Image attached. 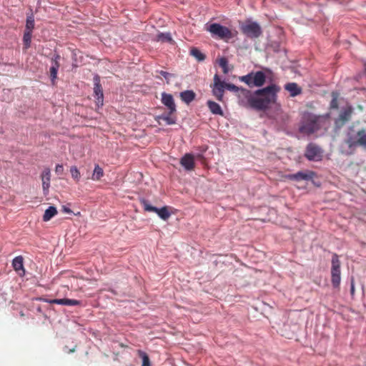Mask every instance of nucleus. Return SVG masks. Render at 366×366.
Here are the masks:
<instances>
[{
  "label": "nucleus",
  "instance_id": "nucleus-1",
  "mask_svg": "<svg viewBox=\"0 0 366 366\" xmlns=\"http://www.w3.org/2000/svg\"><path fill=\"white\" fill-rule=\"evenodd\" d=\"M279 91L280 87L275 84L258 89L253 94L249 90L240 87L237 96L242 106L249 107L258 111H264L271 104L275 102L277 93Z\"/></svg>",
  "mask_w": 366,
  "mask_h": 366
},
{
  "label": "nucleus",
  "instance_id": "nucleus-2",
  "mask_svg": "<svg viewBox=\"0 0 366 366\" xmlns=\"http://www.w3.org/2000/svg\"><path fill=\"white\" fill-rule=\"evenodd\" d=\"M343 144L347 148L342 152L347 155L353 154L358 147L366 149V129L362 128L355 132L352 127H350L345 134Z\"/></svg>",
  "mask_w": 366,
  "mask_h": 366
},
{
  "label": "nucleus",
  "instance_id": "nucleus-3",
  "mask_svg": "<svg viewBox=\"0 0 366 366\" xmlns=\"http://www.w3.org/2000/svg\"><path fill=\"white\" fill-rule=\"evenodd\" d=\"M321 117L311 113L304 114L300 131L302 133L310 134L320 129L321 127Z\"/></svg>",
  "mask_w": 366,
  "mask_h": 366
},
{
  "label": "nucleus",
  "instance_id": "nucleus-4",
  "mask_svg": "<svg viewBox=\"0 0 366 366\" xmlns=\"http://www.w3.org/2000/svg\"><path fill=\"white\" fill-rule=\"evenodd\" d=\"M207 30L211 33L212 36L226 41L234 36V34L231 29L217 23L211 24Z\"/></svg>",
  "mask_w": 366,
  "mask_h": 366
},
{
  "label": "nucleus",
  "instance_id": "nucleus-5",
  "mask_svg": "<svg viewBox=\"0 0 366 366\" xmlns=\"http://www.w3.org/2000/svg\"><path fill=\"white\" fill-rule=\"evenodd\" d=\"M331 264V282L334 288H338L341 282V262L337 254H333Z\"/></svg>",
  "mask_w": 366,
  "mask_h": 366
},
{
  "label": "nucleus",
  "instance_id": "nucleus-6",
  "mask_svg": "<svg viewBox=\"0 0 366 366\" xmlns=\"http://www.w3.org/2000/svg\"><path fill=\"white\" fill-rule=\"evenodd\" d=\"M316 177V173L313 171L305 170L300 171L295 174H288L285 175V178L288 180L301 182V181H310Z\"/></svg>",
  "mask_w": 366,
  "mask_h": 366
},
{
  "label": "nucleus",
  "instance_id": "nucleus-7",
  "mask_svg": "<svg viewBox=\"0 0 366 366\" xmlns=\"http://www.w3.org/2000/svg\"><path fill=\"white\" fill-rule=\"evenodd\" d=\"M214 84L212 87V94L218 101L223 100L224 89H226V82L221 81L218 74L214 76Z\"/></svg>",
  "mask_w": 366,
  "mask_h": 366
},
{
  "label": "nucleus",
  "instance_id": "nucleus-8",
  "mask_svg": "<svg viewBox=\"0 0 366 366\" xmlns=\"http://www.w3.org/2000/svg\"><path fill=\"white\" fill-rule=\"evenodd\" d=\"M305 156L310 161H319L322 159V151L315 144L310 143L306 147Z\"/></svg>",
  "mask_w": 366,
  "mask_h": 366
},
{
  "label": "nucleus",
  "instance_id": "nucleus-9",
  "mask_svg": "<svg viewBox=\"0 0 366 366\" xmlns=\"http://www.w3.org/2000/svg\"><path fill=\"white\" fill-rule=\"evenodd\" d=\"M242 31L249 38H257L262 34L259 25L256 22L244 24L241 27Z\"/></svg>",
  "mask_w": 366,
  "mask_h": 366
},
{
  "label": "nucleus",
  "instance_id": "nucleus-10",
  "mask_svg": "<svg viewBox=\"0 0 366 366\" xmlns=\"http://www.w3.org/2000/svg\"><path fill=\"white\" fill-rule=\"evenodd\" d=\"M352 112L353 109L351 106H348L343 109L340 113L338 117L335 119L336 127L340 128L350 121Z\"/></svg>",
  "mask_w": 366,
  "mask_h": 366
},
{
  "label": "nucleus",
  "instance_id": "nucleus-11",
  "mask_svg": "<svg viewBox=\"0 0 366 366\" xmlns=\"http://www.w3.org/2000/svg\"><path fill=\"white\" fill-rule=\"evenodd\" d=\"M94 93L95 97H97V104L103 105L104 101V94H103V89L100 83V77L99 75H95L94 76Z\"/></svg>",
  "mask_w": 366,
  "mask_h": 366
},
{
  "label": "nucleus",
  "instance_id": "nucleus-12",
  "mask_svg": "<svg viewBox=\"0 0 366 366\" xmlns=\"http://www.w3.org/2000/svg\"><path fill=\"white\" fill-rule=\"evenodd\" d=\"M61 56L59 54H56L51 59V66L50 67V78L53 84L57 78V72L60 66L59 59Z\"/></svg>",
  "mask_w": 366,
  "mask_h": 366
},
{
  "label": "nucleus",
  "instance_id": "nucleus-13",
  "mask_svg": "<svg viewBox=\"0 0 366 366\" xmlns=\"http://www.w3.org/2000/svg\"><path fill=\"white\" fill-rule=\"evenodd\" d=\"M42 182V188L44 194L46 195L49 193L51 181V171L49 168H45L41 175Z\"/></svg>",
  "mask_w": 366,
  "mask_h": 366
},
{
  "label": "nucleus",
  "instance_id": "nucleus-14",
  "mask_svg": "<svg viewBox=\"0 0 366 366\" xmlns=\"http://www.w3.org/2000/svg\"><path fill=\"white\" fill-rule=\"evenodd\" d=\"M162 102L169 109L170 113L176 112V105L174 104V101L172 94L162 93Z\"/></svg>",
  "mask_w": 366,
  "mask_h": 366
},
{
  "label": "nucleus",
  "instance_id": "nucleus-15",
  "mask_svg": "<svg viewBox=\"0 0 366 366\" xmlns=\"http://www.w3.org/2000/svg\"><path fill=\"white\" fill-rule=\"evenodd\" d=\"M181 165L187 170H193L195 166L194 156L191 154H186L180 160Z\"/></svg>",
  "mask_w": 366,
  "mask_h": 366
},
{
  "label": "nucleus",
  "instance_id": "nucleus-16",
  "mask_svg": "<svg viewBox=\"0 0 366 366\" xmlns=\"http://www.w3.org/2000/svg\"><path fill=\"white\" fill-rule=\"evenodd\" d=\"M174 114V113H170V111H169L167 114H163L162 115L157 116L156 117V120L159 124H162L161 121L164 122L167 125L174 124L176 123L177 118Z\"/></svg>",
  "mask_w": 366,
  "mask_h": 366
},
{
  "label": "nucleus",
  "instance_id": "nucleus-17",
  "mask_svg": "<svg viewBox=\"0 0 366 366\" xmlns=\"http://www.w3.org/2000/svg\"><path fill=\"white\" fill-rule=\"evenodd\" d=\"M12 266L14 269L20 275L25 274V269L24 267V258L22 256L16 257L12 261Z\"/></svg>",
  "mask_w": 366,
  "mask_h": 366
},
{
  "label": "nucleus",
  "instance_id": "nucleus-18",
  "mask_svg": "<svg viewBox=\"0 0 366 366\" xmlns=\"http://www.w3.org/2000/svg\"><path fill=\"white\" fill-rule=\"evenodd\" d=\"M285 89L290 93V95L292 97L300 95L302 92V89L297 83L295 82L286 84L285 85Z\"/></svg>",
  "mask_w": 366,
  "mask_h": 366
},
{
  "label": "nucleus",
  "instance_id": "nucleus-19",
  "mask_svg": "<svg viewBox=\"0 0 366 366\" xmlns=\"http://www.w3.org/2000/svg\"><path fill=\"white\" fill-rule=\"evenodd\" d=\"M266 80V76L263 71H259L255 73L253 72V84L254 86H262L264 85Z\"/></svg>",
  "mask_w": 366,
  "mask_h": 366
},
{
  "label": "nucleus",
  "instance_id": "nucleus-20",
  "mask_svg": "<svg viewBox=\"0 0 366 366\" xmlns=\"http://www.w3.org/2000/svg\"><path fill=\"white\" fill-rule=\"evenodd\" d=\"M196 94L192 90H187L180 93L181 99L189 104L195 99Z\"/></svg>",
  "mask_w": 366,
  "mask_h": 366
},
{
  "label": "nucleus",
  "instance_id": "nucleus-21",
  "mask_svg": "<svg viewBox=\"0 0 366 366\" xmlns=\"http://www.w3.org/2000/svg\"><path fill=\"white\" fill-rule=\"evenodd\" d=\"M207 106L212 114L223 115V112L221 107L215 102L209 100L207 102Z\"/></svg>",
  "mask_w": 366,
  "mask_h": 366
},
{
  "label": "nucleus",
  "instance_id": "nucleus-22",
  "mask_svg": "<svg viewBox=\"0 0 366 366\" xmlns=\"http://www.w3.org/2000/svg\"><path fill=\"white\" fill-rule=\"evenodd\" d=\"M56 214V208L55 207L50 206L48 209H46L44 214L43 216V220L44 222H47L50 220L53 217H54Z\"/></svg>",
  "mask_w": 366,
  "mask_h": 366
},
{
  "label": "nucleus",
  "instance_id": "nucleus-23",
  "mask_svg": "<svg viewBox=\"0 0 366 366\" xmlns=\"http://www.w3.org/2000/svg\"><path fill=\"white\" fill-rule=\"evenodd\" d=\"M104 176V171L99 164H96L92 176V179L94 181L99 180Z\"/></svg>",
  "mask_w": 366,
  "mask_h": 366
},
{
  "label": "nucleus",
  "instance_id": "nucleus-24",
  "mask_svg": "<svg viewBox=\"0 0 366 366\" xmlns=\"http://www.w3.org/2000/svg\"><path fill=\"white\" fill-rule=\"evenodd\" d=\"M155 213H157L158 216L163 220L168 219L171 215L167 207H163L160 209L157 208V210L155 212Z\"/></svg>",
  "mask_w": 366,
  "mask_h": 366
},
{
  "label": "nucleus",
  "instance_id": "nucleus-25",
  "mask_svg": "<svg viewBox=\"0 0 366 366\" xmlns=\"http://www.w3.org/2000/svg\"><path fill=\"white\" fill-rule=\"evenodd\" d=\"M32 32L29 31H24L23 41H24V49L27 50L31 46Z\"/></svg>",
  "mask_w": 366,
  "mask_h": 366
},
{
  "label": "nucleus",
  "instance_id": "nucleus-26",
  "mask_svg": "<svg viewBox=\"0 0 366 366\" xmlns=\"http://www.w3.org/2000/svg\"><path fill=\"white\" fill-rule=\"evenodd\" d=\"M190 54L199 61H204L206 58V56L197 48H192L190 50Z\"/></svg>",
  "mask_w": 366,
  "mask_h": 366
},
{
  "label": "nucleus",
  "instance_id": "nucleus-27",
  "mask_svg": "<svg viewBox=\"0 0 366 366\" xmlns=\"http://www.w3.org/2000/svg\"><path fill=\"white\" fill-rule=\"evenodd\" d=\"M155 40L161 42H170L172 39L169 33H160L156 36Z\"/></svg>",
  "mask_w": 366,
  "mask_h": 366
},
{
  "label": "nucleus",
  "instance_id": "nucleus-28",
  "mask_svg": "<svg viewBox=\"0 0 366 366\" xmlns=\"http://www.w3.org/2000/svg\"><path fill=\"white\" fill-rule=\"evenodd\" d=\"M239 80L247 84L249 87L254 86L253 84V72H251L245 76L239 77Z\"/></svg>",
  "mask_w": 366,
  "mask_h": 366
},
{
  "label": "nucleus",
  "instance_id": "nucleus-29",
  "mask_svg": "<svg viewBox=\"0 0 366 366\" xmlns=\"http://www.w3.org/2000/svg\"><path fill=\"white\" fill-rule=\"evenodd\" d=\"M138 355L142 360V366H151V362L148 355L142 350H138Z\"/></svg>",
  "mask_w": 366,
  "mask_h": 366
},
{
  "label": "nucleus",
  "instance_id": "nucleus-30",
  "mask_svg": "<svg viewBox=\"0 0 366 366\" xmlns=\"http://www.w3.org/2000/svg\"><path fill=\"white\" fill-rule=\"evenodd\" d=\"M70 173L75 182H78L81 177L80 172L78 168L76 166H71L70 167Z\"/></svg>",
  "mask_w": 366,
  "mask_h": 366
},
{
  "label": "nucleus",
  "instance_id": "nucleus-31",
  "mask_svg": "<svg viewBox=\"0 0 366 366\" xmlns=\"http://www.w3.org/2000/svg\"><path fill=\"white\" fill-rule=\"evenodd\" d=\"M219 66L222 67L223 72L224 74H227L229 71L228 69V61L225 57H222L218 61Z\"/></svg>",
  "mask_w": 366,
  "mask_h": 366
},
{
  "label": "nucleus",
  "instance_id": "nucleus-32",
  "mask_svg": "<svg viewBox=\"0 0 366 366\" xmlns=\"http://www.w3.org/2000/svg\"><path fill=\"white\" fill-rule=\"evenodd\" d=\"M332 100L330 102V108L331 109H337L338 108V97L339 94L337 92H333L332 93Z\"/></svg>",
  "mask_w": 366,
  "mask_h": 366
},
{
  "label": "nucleus",
  "instance_id": "nucleus-33",
  "mask_svg": "<svg viewBox=\"0 0 366 366\" xmlns=\"http://www.w3.org/2000/svg\"><path fill=\"white\" fill-rule=\"evenodd\" d=\"M34 19L32 16H28L26 19L25 31H29V32H32V30L34 29Z\"/></svg>",
  "mask_w": 366,
  "mask_h": 366
},
{
  "label": "nucleus",
  "instance_id": "nucleus-34",
  "mask_svg": "<svg viewBox=\"0 0 366 366\" xmlns=\"http://www.w3.org/2000/svg\"><path fill=\"white\" fill-rule=\"evenodd\" d=\"M142 204H143L144 210L147 212H155L157 210V207L149 204V202L146 200H144L142 202Z\"/></svg>",
  "mask_w": 366,
  "mask_h": 366
},
{
  "label": "nucleus",
  "instance_id": "nucleus-35",
  "mask_svg": "<svg viewBox=\"0 0 366 366\" xmlns=\"http://www.w3.org/2000/svg\"><path fill=\"white\" fill-rule=\"evenodd\" d=\"M239 88L240 87H238V86H235L234 84L226 83V89H228L231 92H234L236 94L239 90Z\"/></svg>",
  "mask_w": 366,
  "mask_h": 366
},
{
  "label": "nucleus",
  "instance_id": "nucleus-36",
  "mask_svg": "<svg viewBox=\"0 0 366 366\" xmlns=\"http://www.w3.org/2000/svg\"><path fill=\"white\" fill-rule=\"evenodd\" d=\"M66 305L75 306L81 305V302L76 300H71L66 298Z\"/></svg>",
  "mask_w": 366,
  "mask_h": 366
},
{
  "label": "nucleus",
  "instance_id": "nucleus-37",
  "mask_svg": "<svg viewBox=\"0 0 366 366\" xmlns=\"http://www.w3.org/2000/svg\"><path fill=\"white\" fill-rule=\"evenodd\" d=\"M55 172L57 174H62L64 173V167L62 164H57L55 167Z\"/></svg>",
  "mask_w": 366,
  "mask_h": 366
},
{
  "label": "nucleus",
  "instance_id": "nucleus-38",
  "mask_svg": "<svg viewBox=\"0 0 366 366\" xmlns=\"http://www.w3.org/2000/svg\"><path fill=\"white\" fill-rule=\"evenodd\" d=\"M66 298L63 299H57L56 305H66Z\"/></svg>",
  "mask_w": 366,
  "mask_h": 366
},
{
  "label": "nucleus",
  "instance_id": "nucleus-39",
  "mask_svg": "<svg viewBox=\"0 0 366 366\" xmlns=\"http://www.w3.org/2000/svg\"><path fill=\"white\" fill-rule=\"evenodd\" d=\"M160 74L162 76H163L165 79H168L172 74L167 72V71H161L160 72Z\"/></svg>",
  "mask_w": 366,
  "mask_h": 366
},
{
  "label": "nucleus",
  "instance_id": "nucleus-40",
  "mask_svg": "<svg viewBox=\"0 0 366 366\" xmlns=\"http://www.w3.org/2000/svg\"><path fill=\"white\" fill-rule=\"evenodd\" d=\"M62 210L64 212L67 213V214H71L72 212V211L69 207H67L66 206H63Z\"/></svg>",
  "mask_w": 366,
  "mask_h": 366
},
{
  "label": "nucleus",
  "instance_id": "nucleus-41",
  "mask_svg": "<svg viewBox=\"0 0 366 366\" xmlns=\"http://www.w3.org/2000/svg\"><path fill=\"white\" fill-rule=\"evenodd\" d=\"M350 292H351V295H354L355 293V285H354V282L353 280H352V282H351V289H350Z\"/></svg>",
  "mask_w": 366,
  "mask_h": 366
},
{
  "label": "nucleus",
  "instance_id": "nucleus-42",
  "mask_svg": "<svg viewBox=\"0 0 366 366\" xmlns=\"http://www.w3.org/2000/svg\"><path fill=\"white\" fill-rule=\"evenodd\" d=\"M56 301H57V299L46 300V302L50 303V304H56Z\"/></svg>",
  "mask_w": 366,
  "mask_h": 366
},
{
  "label": "nucleus",
  "instance_id": "nucleus-43",
  "mask_svg": "<svg viewBox=\"0 0 366 366\" xmlns=\"http://www.w3.org/2000/svg\"><path fill=\"white\" fill-rule=\"evenodd\" d=\"M364 66H365V70H366V60H365V62H364Z\"/></svg>",
  "mask_w": 366,
  "mask_h": 366
}]
</instances>
